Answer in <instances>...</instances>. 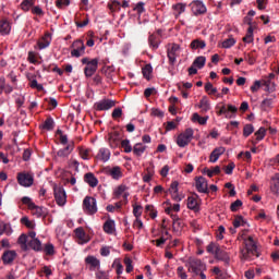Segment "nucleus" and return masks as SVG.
Returning <instances> with one entry per match:
<instances>
[{
    "instance_id": "1",
    "label": "nucleus",
    "mask_w": 279,
    "mask_h": 279,
    "mask_svg": "<svg viewBox=\"0 0 279 279\" xmlns=\"http://www.w3.org/2000/svg\"><path fill=\"white\" fill-rule=\"evenodd\" d=\"M245 247L241 250V258L242 260H252L254 256H258L256 241L254 236L250 235L244 239Z\"/></svg>"
},
{
    "instance_id": "2",
    "label": "nucleus",
    "mask_w": 279,
    "mask_h": 279,
    "mask_svg": "<svg viewBox=\"0 0 279 279\" xmlns=\"http://www.w3.org/2000/svg\"><path fill=\"white\" fill-rule=\"evenodd\" d=\"M185 267H187L191 274H195V276H199L201 271H206L207 269L206 264L197 257H190L186 260Z\"/></svg>"
},
{
    "instance_id": "3",
    "label": "nucleus",
    "mask_w": 279,
    "mask_h": 279,
    "mask_svg": "<svg viewBox=\"0 0 279 279\" xmlns=\"http://www.w3.org/2000/svg\"><path fill=\"white\" fill-rule=\"evenodd\" d=\"M82 64H85L84 73L86 77H93L95 73H97V69H99V59H92L88 58L82 59Z\"/></svg>"
},
{
    "instance_id": "4",
    "label": "nucleus",
    "mask_w": 279,
    "mask_h": 279,
    "mask_svg": "<svg viewBox=\"0 0 279 279\" xmlns=\"http://www.w3.org/2000/svg\"><path fill=\"white\" fill-rule=\"evenodd\" d=\"M195 134V131L193 129L189 128L184 132L178 135L177 137V145L178 147H186L191 141H193V136Z\"/></svg>"
},
{
    "instance_id": "5",
    "label": "nucleus",
    "mask_w": 279,
    "mask_h": 279,
    "mask_svg": "<svg viewBox=\"0 0 279 279\" xmlns=\"http://www.w3.org/2000/svg\"><path fill=\"white\" fill-rule=\"evenodd\" d=\"M83 210L86 215H95L97 213V199L86 196L83 201Z\"/></svg>"
},
{
    "instance_id": "6",
    "label": "nucleus",
    "mask_w": 279,
    "mask_h": 279,
    "mask_svg": "<svg viewBox=\"0 0 279 279\" xmlns=\"http://www.w3.org/2000/svg\"><path fill=\"white\" fill-rule=\"evenodd\" d=\"M71 56L72 58H82L84 53H86V46L84 45V40L77 39L72 44Z\"/></svg>"
},
{
    "instance_id": "7",
    "label": "nucleus",
    "mask_w": 279,
    "mask_h": 279,
    "mask_svg": "<svg viewBox=\"0 0 279 279\" xmlns=\"http://www.w3.org/2000/svg\"><path fill=\"white\" fill-rule=\"evenodd\" d=\"M236 112H239V108L233 105H223L220 107L219 111L217 112L218 117H221V114H225L226 119H234L236 117Z\"/></svg>"
},
{
    "instance_id": "8",
    "label": "nucleus",
    "mask_w": 279,
    "mask_h": 279,
    "mask_svg": "<svg viewBox=\"0 0 279 279\" xmlns=\"http://www.w3.org/2000/svg\"><path fill=\"white\" fill-rule=\"evenodd\" d=\"M53 193L58 206H64V204H66V192L64 187H62V185H54Z\"/></svg>"
},
{
    "instance_id": "9",
    "label": "nucleus",
    "mask_w": 279,
    "mask_h": 279,
    "mask_svg": "<svg viewBox=\"0 0 279 279\" xmlns=\"http://www.w3.org/2000/svg\"><path fill=\"white\" fill-rule=\"evenodd\" d=\"M178 186H180V183L178 181H173L170 184L168 193L171 195L174 202H182V199H184V195L180 193Z\"/></svg>"
},
{
    "instance_id": "10",
    "label": "nucleus",
    "mask_w": 279,
    "mask_h": 279,
    "mask_svg": "<svg viewBox=\"0 0 279 279\" xmlns=\"http://www.w3.org/2000/svg\"><path fill=\"white\" fill-rule=\"evenodd\" d=\"M17 182L20 186H24L25 189H28L34 184V177L29 173L20 172L17 174Z\"/></svg>"
},
{
    "instance_id": "11",
    "label": "nucleus",
    "mask_w": 279,
    "mask_h": 279,
    "mask_svg": "<svg viewBox=\"0 0 279 279\" xmlns=\"http://www.w3.org/2000/svg\"><path fill=\"white\" fill-rule=\"evenodd\" d=\"M276 99H278V96L276 94H270L268 97L264 98L260 102V109L264 112H269L271 108H274V104H276Z\"/></svg>"
},
{
    "instance_id": "12",
    "label": "nucleus",
    "mask_w": 279,
    "mask_h": 279,
    "mask_svg": "<svg viewBox=\"0 0 279 279\" xmlns=\"http://www.w3.org/2000/svg\"><path fill=\"white\" fill-rule=\"evenodd\" d=\"M168 59H169V62L170 64H175V60H178V56H180V45L178 44H171L169 47H168Z\"/></svg>"
},
{
    "instance_id": "13",
    "label": "nucleus",
    "mask_w": 279,
    "mask_h": 279,
    "mask_svg": "<svg viewBox=\"0 0 279 279\" xmlns=\"http://www.w3.org/2000/svg\"><path fill=\"white\" fill-rule=\"evenodd\" d=\"M128 191H130V187H128V185L120 184L114 189L113 196L116 197V199H119V197H123V199H128V197H130V192Z\"/></svg>"
},
{
    "instance_id": "14",
    "label": "nucleus",
    "mask_w": 279,
    "mask_h": 279,
    "mask_svg": "<svg viewBox=\"0 0 279 279\" xmlns=\"http://www.w3.org/2000/svg\"><path fill=\"white\" fill-rule=\"evenodd\" d=\"M75 236L78 239L80 245H84L90 241V236L86 234L84 228L78 227L74 230Z\"/></svg>"
},
{
    "instance_id": "15",
    "label": "nucleus",
    "mask_w": 279,
    "mask_h": 279,
    "mask_svg": "<svg viewBox=\"0 0 279 279\" xmlns=\"http://www.w3.org/2000/svg\"><path fill=\"white\" fill-rule=\"evenodd\" d=\"M191 10L193 12V14H195V16L199 15V14H205L206 12V5L204 4V2L196 0L193 1L191 4Z\"/></svg>"
},
{
    "instance_id": "16",
    "label": "nucleus",
    "mask_w": 279,
    "mask_h": 279,
    "mask_svg": "<svg viewBox=\"0 0 279 279\" xmlns=\"http://www.w3.org/2000/svg\"><path fill=\"white\" fill-rule=\"evenodd\" d=\"M107 174L110 175L112 180H121V178H123V169L119 166L107 168Z\"/></svg>"
},
{
    "instance_id": "17",
    "label": "nucleus",
    "mask_w": 279,
    "mask_h": 279,
    "mask_svg": "<svg viewBox=\"0 0 279 279\" xmlns=\"http://www.w3.org/2000/svg\"><path fill=\"white\" fill-rule=\"evenodd\" d=\"M96 110H110L114 108V101L110 99H102L95 104Z\"/></svg>"
},
{
    "instance_id": "18",
    "label": "nucleus",
    "mask_w": 279,
    "mask_h": 279,
    "mask_svg": "<svg viewBox=\"0 0 279 279\" xmlns=\"http://www.w3.org/2000/svg\"><path fill=\"white\" fill-rule=\"evenodd\" d=\"M196 191H198V193H208V181L206 178H196Z\"/></svg>"
},
{
    "instance_id": "19",
    "label": "nucleus",
    "mask_w": 279,
    "mask_h": 279,
    "mask_svg": "<svg viewBox=\"0 0 279 279\" xmlns=\"http://www.w3.org/2000/svg\"><path fill=\"white\" fill-rule=\"evenodd\" d=\"M110 149L100 148L96 155V160H98L99 162H108V160H110Z\"/></svg>"
},
{
    "instance_id": "20",
    "label": "nucleus",
    "mask_w": 279,
    "mask_h": 279,
    "mask_svg": "<svg viewBox=\"0 0 279 279\" xmlns=\"http://www.w3.org/2000/svg\"><path fill=\"white\" fill-rule=\"evenodd\" d=\"M223 154H226V147L220 146L215 148L209 156V162H217V160H219Z\"/></svg>"
},
{
    "instance_id": "21",
    "label": "nucleus",
    "mask_w": 279,
    "mask_h": 279,
    "mask_svg": "<svg viewBox=\"0 0 279 279\" xmlns=\"http://www.w3.org/2000/svg\"><path fill=\"white\" fill-rule=\"evenodd\" d=\"M85 263L86 265L90 266L92 271H95V269H99L101 267V262L93 255L87 256L85 258Z\"/></svg>"
},
{
    "instance_id": "22",
    "label": "nucleus",
    "mask_w": 279,
    "mask_h": 279,
    "mask_svg": "<svg viewBox=\"0 0 279 279\" xmlns=\"http://www.w3.org/2000/svg\"><path fill=\"white\" fill-rule=\"evenodd\" d=\"M262 86L265 87V93H268L269 95H274V93H276V83L271 82V80L262 78Z\"/></svg>"
},
{
    "instance_id": "23",
    "label": "nucleus",
    "mask_w": 279,
    "mask_h": 279,
    "mask_svg": "<svg viewBox=\"0 0 279 279\" xmlns=\"http://www.w3.org/2000/svg\"><path fill=\"white\" fill-rule=\"evenodd\" d=\"M12 32V24L8 20L0 21V36H8Z\"/></svg>"
},
{
    "instance_id": "24",
    "label": "nucleus",
    "mask_w": 279,
    "mask_h": 279,
    "mask_svg": "<svg viewBox=\"0 0 279 279\" xmlns=\"http://www.w3.org/2000/svg\"><path fill=\"white\" fill-rule=\"evenodd\" d=\"M205 92L207 93V95H214L215 97H217V99H221L223 97V94H220L217 90V87L213 86V83L207 82L205 84Z\"/></svg>"
},
{
    "instance_id": "25",
    "label": "nucleus",
    "mask_w": 279,
    "mask_h": 279,
    "mask_svg": "<svg viewBox=\"0 0 279 279\" xmlns=\"http://www.w3.org/2000/svg\"><path fill=\"white\" fill-rule=\"evenodd\" d=\"M38 47L40 50L43 49H47V47H49V45H51V34L50 33H46L37 43Z\"/></svg>"
},
{
    "instance_id": "26",
    "label": "nucleus",
    "mask_w": 279,
    "mask_h": 279,
    "mask_svg": "<svg viewBox=\"0 0 279 279\" xmlns=\"http://www.w3.org/2000/svg\"><path fill=\"white\" fill-rule=\"evenodd\" d=\"M14 258H16L15 251H5L2 255L3 265H11V263H14Z\"/></svg>"
},
{
    "instance_id": "27",
    "label": "nucleus",
    "mask_w": 279,
    "mask_h": 279,
    "mask_svg": "<svg viewBox=\"0 0 279 279\" xmlns=\"http://www.w3.org/2000/svg\"><path fill=\"white\" fill-rule=\"evenodd\" d=\"M104 232H106V234H114L117 232V225L114 223V220L108 219L104 223Z\"/></svg>"
},
{
    "instance_id": "28",
    "label": "nucleus",
    "mask_w": 279,
    "mask_h": 279,
    "mask_svg": "<svg viewBox=\"0 0 279 279\" xmlns=\"http://www.w3.org/2000/svg\"><path fill=\"white\" fill-rule=\"evenodd\" d=\"M29 210L32 215L37 218L45 217L47 215V209H45V207L37 206L36 204H34Z\"/></svg>"
},
{
    "instance_id": "29",
    "label": "nucleus",
    "mask_w": 279,
    "mask_h": 279,
    "mask_svg": "<svg viewBox=\"0 0 279 279\" xmlns=\"http://www.w3.org/2000/svg\"><path fill=\"white\" fill-rule=\"evenodd\" d=\"M84 181L86 182V184L92 186V189H95V186H97V184H99V180L92 172H88L85 174Z\"/></svg>"
},
{
    "instance_id": "30",
    "label": "nucleus",
    "mask_w": 279,
    "mask_h": 279,
    "mask_svg": "<svg viewBox=\"0 0 279 279\" xmlns=\"http://www.w3.org/2000/svg\"><path fill=\"white\" fill-rule=\"evenodd\" d=\"M187 208L190 210H194V213L199 211V203L197 202V197L195 196L187 197Z\"/></svg>"
},
{
    "instance_id": "31",
    "label": "nucleus",
    "mask_w": 279,
    "mask_h": 279,
    "mask_svg": "<svg viewBox=\"0 0 279 279\" xmlns=\"http://www.w3.org/2000/svg\"><path fill=\"white\" fill-rule=\"evenodd\" d=\"M248 25H252V20H250ZM243 43L246 45L254 43V27H248L246 35L243 37Z\"/></svg>"
},
{
    "instance_id": "32",
    "label": "nucleus",
    "mask_w": 279,
    "mask_h": 279,
    "mask_svg": "<svg viewBox=\"0 0 279 279\" xmlns=\"http://www.w3.org/2000/svg\"><path fill=\"white\" fill-rule=\"evenodd\" d=\"M215 258H217V260H222V263H226V265L230 264V254L221 248L218 251Z\"/></svg>"
},
{
    "instance_id": "33",
    "label": "nucleus",
    "mask_w": 279,
    "mask_h": 279,
    "mask_svg": "<svg viewBox=\"0 0 279 279\" xmlns=\"http://www.w3.org/2000/svg\"><path fill=\"white\" fill-rule=\"evenodd\" d=\"M208 119H209L208 116L202 117L197 112L193 113V116H192V122L198 123L199 125H206V123H208Z\"/></svg>"
},
{
    "instance_id": "34",
    "label": "nucleus",
    "mask_w": 279,
    "mask_h": 279,
    "mask_svg": "<svg viewBox=\"0 0 279 279\" xmlns=\"http://www.w3.org/2000/svg\"><path fill=\"white\" fill-rule=\"evenodd\" d=\"M198 108H201L202 112H208L210 110V100L207 96L202 97Z\"/></svg>"
},
{
    "instance_id": "35",
    "label": "nucleus",
    "mask_w": 279,
    "mask_h": 279,
    "mask_svg": "<svg viewBox=\"0 0 279 279\" xmlns=\"http://www.w3.org/2000/svg\"><path fill=\"white\" fill-rule=\"evenodd\" d=\"M73 144H69L65 148L60 149L57 153V156H59L60 158H66V156H70L71 151H73Z\"/></svg>"
},
{
    "instance_id": "36",
    "label": "nucleus",
    "mask_w": 279,
    "mask_h": 279,
    "mask_svg": "<svg viewBox=\"0 0 279 279\" xmlns=\"http://www.w3.org/2000/svg\"><path fill=\"white\" fill-rule=\"evenodd\" d=\"M146 149H147V146L143 145V143H137L133 147V154L135 156H143Z\"/></svg>"
},
{
    "instance_id": "37",
    "label": "nucleus",
    "mask_w": 279,
    "mask_h": 279,
    "mask_svg": "<svg viewBox=\"0 0 279 279\" xmlns=\"http://www.w3.org/2000/svg\"><path fill=\"white\" fill-rule=\"evenodd\" d=\"M28 245L35 252H41L43 251V243L38 239L31 240L28 242Z\"/></svg>"
},
{
    "instance_id": "38",
    "label": "nucleus",
    "mask_w": 279,
    "mask_h": 279,
    "mask_svg": "<svg viewBox=\"0 0 279 279\" xmlns=\"http://www.w3.org/2000/svg\"><path fill=\"white\" fill-rule=\"evenodd\" d=\"M191 49H206V41L201 40V39H194L190 44Z\"/></svg>"
},
{
    "instance_id": "39",
    "label": "nucleus",
    "mask_w": 279,
    "mask_h": 279,
    "mask_svg": "<svg viewBox=\"0 0 279 279\" xmlns=\"http://www.w3.org/2000/svg\"><path fill=\"white\" fill-rule=\"evenodd\" d=\"M36 3V0H23L21 3V9L24 12H29L32 8H34V4Z\"/></svg>"
},
{
    "instance_id": "40",
    "label": "nucleus",
    "mask_w": 279,
    "mask_h": 279,
    "mask_svg": "<svg viewBox=\"0 0 279 279\" xmlns=\"http://www.w3.org/2000/svg\"><path fill=\"white\" fill-rule=\"evenodd\" d=\"M219 250H221V247H219V244L210 242L207 245V252L208 254H213L214 256H217V254L219 253Z\"/></svg>"
},
{
    "instance_id": "41",
    "label": "nucleus",
    "mask_w": 279,
    "mask_h": 279,
    "mask_svg": "<svg viewBox=\"0 0 279 279\" xmlns=\"http://www.w3.org/2000/svg\"><path fill=\"white\" fill-rule=\"evenodd\" d=\"M21 223L29 230H34V228H36V222H34V220H29L27 216L21 218Z\"/></svg>"
},
{
    "instance_id": "42",
    "label": "nucleus",
    "mask_w": 279,
    "mask_h": 279,
    "mask_svg": "<svg viewBox=\"0 0 279 279\" xmlns=\"http://www.w3.org/2000/svg\"><path fill=\"white\" fill-rule=\"evenodd\" d=\"M31 88H36V90H44L43 84H38L36 76H28Z\"/></svg>"
},
{
    "instance_id": "43",
    "label": "nucleus",
    "mask_w": 279,
    "mask_h": 279,
    "mask_svg": "<svg viewBox=\"0 0 279 279\" xmlns=\"http://www.w3.org/2000/svg\"><path fill=\"white\" fill-rule=\"evenodd\" d=\"M245 226H248V225H247V221L245 219H243V216H238L234 218V220H233L234 228H242V227L245 228Z\"/></svg>"
},
{
    "instance_id": "44",
    "label": "nucleus",
    "mask_w": 279,
    "mask_h": 279,
    "mask_svg": "<svg viewBox=\"0 0 279 279\" xmlns=\"http://www.w3.org/2000/svg\"><path fill=\"white\" fill-rule=\"evenodd\" d=\"M193 66H196V69H204V66H206V57H197L193 62Z\"/></svg>"
},
{
    "instance_id": "45",
    "label": "nucleus",
    "mask_w": 279,
    "mask_h": 279,
    "mask_svg": "<svg viewBox=\"0 0 279 279\" xmlns=\"http://www.w3.org/2000/svg\"><path fill=\"white\" fill-rule=\"evenodd\" d=\"M142 73H143L145 80H151V73H154V68H151V64H146L142 69Z\"/></svg>"
},
{
    "instance_id": "46",
    "label": "nucleus",
    "mask_w": 279,
    "mask_h": 279,
    "mask_svg": "<svg viewBox=\"0 0 279 279\" xmlns=\"http://www.w3.org/2000/svg\"><path fill=\"white\" fill-rule=\"evenodd\" d=\"M271 191L275 195H279V174H276L272 178V183H271Z\"/></svg>"
},
{
    "instance_id": "47",
    "label": "nucleus",
    "mask_w": 279,
    "mask_h": 279,
    "mask_svg": "<svg viewBox=\"0 0 279 279\" xmlns=\"http://www.w3.org/2000/svg\"><path fill=\"white\" fill-rule=\"evenodd\" d=\"M19 245H21V248L24 251H27V234L23 233L20 235L17 240Z\"/></svg>"
},
{
    "instance_id": "48",
    "label": "nucleus",
    "mask_w": 279,
    "mask_h": 279,
    "mask_svg": "<svg viewBox=\"0 0 279 279\" xmlns=\"http://www.w3.org/2000/svg\"><path fill=\"white\" fill-rule=\"evenodd\" d=\"M254 134V125L245 124L243 128V137L247 138V136H252Z\"/></svg>"
},
{
    "instance_id": "49",
    "label": "nucleus",
    "mask_w": 279,
    "mask_h": 279,
    "mask_svg": "<svg viewBox=\"0 0 279 279\" xmlns=\"http://www.w3.org/2000/svg\"><path fill=\"white\" fill-rule=\"evenodd\" d=\"M236 45V39L230 37L222 41V49H230L231 47H234Z\"/></svg>"
},
{
    "instance_id": "50",
    "label": "nucleus",
    "mask_w": 279,
    "mask_h": 279,
    "mask_svg": "<svg viewBox=\"0 0 279 279\" xmlns=\"http://www.w3.org/2000/svg\"><path fill=\"white\" fill-rule=\"evenodd\" d=\"M108 8L111 12H117V10L121 9V2L119 0H112L108 3Z\"/></svg>"
},
{
    "instance_id": "51",
    "label": "nucleus",
    "mask_w": 279,
    "mask_h": 279,
    "mask_svg": "<svg viewBox=\"0 0 279 279\" xmlns=\"http://www.w3.org/2000/svg\"><path fill=\"white\" fill-rule=\"evenodd\" d=\"M173 230L180 231L182 230V228H184V222H182V220H180V218H175L178 216H173Z\"/></svg>"
},
{
    "instance_id": "52",
    "label": "nucleus",
    "mask_w": 279,
    "mask_h": 279,
    "mask_svg": "<svg viewBox=\"0 0 279 279\" xmlns=\"http://www.w3.org/2000/svg\"><path fill=\"white\" fill-rule=\"evenodd\" d=\"M267 134V130L265 128H259L258 131L255 132L256 141H263Z\"/></svg>"
},
{
    "instance_id": "53",
    "label": "nucleus",
    "mask_w": 279,
    "mask_h": 279,
    "mask_svg": "<svg viewBox=\"0 0 279 279\" xmlns=\"http://www.w3.org/2000/svg\"><path fill=\"white\" fill-rule=\"evenodd\" d=\"M148 43H149V46L151 47V49H158V47L160 45L158 39H156L155 35H150L148 37Z\"/></svg>"
},
{
    "instance_id": "54",
    "label": "nucleus",
    "mask_w": 279,
    "mask_h": 279,
    "mask_svg": "<svg viewBox=\"0 0 279 279\" xmlns=\"http://www.w3.org/2000/svg\"><path fill=\"white\" fill-rule=\"evenodd\" d=\"M71 5V0H57L56 7L59 8V10H63V8H69Z\"/></svg>"
},
{
    "instance_id": "55",
    "label": "nucleus",
    "mask_w": 279,
    "mask_h": 279,
    "mask_svg": "<svg viewBox=\"0 0 279 279\" xmlns=\"http://www.w3.org/2000/svg\"><path fill=\"white\" fill-rule=\"evenodd\" d=\"M109 145L110 147H117V145H119V135L117 134L109 135Z\"/></svg>"
},
{
    "instance_id": "56",
    "label": "nucleus",
    "mask_w": 279,
    "mask_h": 279,
    "mask_svg": "<svg viewBox=\"0 0 279 279\" xmlns=\"http://www.w3.org/2000/svg\"><path fill=\"white\" fill-rule=\"evenodd\" d=\"M263 86V78L259 81H255L253 85L251 86V92L252 93H258L260 90V87Z\"/></svg>"
},
{
    "instance_id": "57",
    "label": "nucleus",
    "mask_w": 279,
    "mask_h": 279,
    "mask_svg": "<svg viewBox=\"0 0 279 279\" xmlns=\"http://www.w3.org/2000/svg\"><path fill=\"white\" fill-rule=\"evenodd\" d=\"M121 147H122V149H124L125 154L132 153V145L130 144L129 140L122 141Z\"/></svg>"
},
{
    "instance_id": "58",
    "label": "nucleus",
    "mask_w": 279,
    "mask_h": 279,
    "mask_svg": "<svg viewBox=\"0 0 279 279\" xmlns=\"http://www.w3.org/2000/svg\"><path fill=\"white\" fill-rule=\"evenodd\" d=\"M113 267H116V271H117L118 276H121V274H123V265L121 264V262L119 259H114Z\"/></svg>"
},
{
    "instance_id": "59",
    "label": "nucleus",
    "mask_w": 279,
    "mask_h": 279,
    "mask_svg": "<svg viewBox=\"0 0 279 279\" xmlns=\"http://www.w3.org/2000/svg\"><path fill=\"white\" fill-rule=\"evenodd\" d=\"M173 10L177 12V15L180 16V14L186 10V7L182 3H178L173 5Z\"/></svg>"
},
{
    "instance_id": "60",
    "label": "nucleus",
    "mask_w": 279,
    "mask_h": 279,
    "mask_svg": "<svg viewBox=\"0 0 279 279\" xmlns=\"http://www.w3.org/2000/svg\"><path fill=\"white\" fill-rule=\"evenodd\" d=\"M241 206H243V202L241 199H236L235 202H233L231 204V210L232 213H236V210H239L241 208Z\"/></svg>"
},
{
    "instance_id": "61",
    "label": "nucleus",
    "mask_w": 279,
    "mask_h": 279,
    "mask_svg": "<svg viewBox=\"0 0 279 279\" xmlns=\"http://www.w3.org/2000/svg\"><path fill=\"white\" fill-rule=\"evenodd\" d=\"M150 114H151V117H157L158 119H162V117H165V112H162V110L157 109V108H153L150 110Z\"/></svg>"
},
{
    "instance_id": "62",
    "label": "nucleus",
    "mask_w": 279,
    "mask_h": 279,
    "mask_svg": "<svg viewBox=\"0 0 279 279\" xmlns=\"http://www.w3.org/2000/svg\"><path fill=\"white\" fill-rule=\"evenodd\" d=\"M124 264H125V267H126V274L132 272L133 269H134V266H132V259L130 257H125L124 258Z\"/></svg>"
},
{
    "instance_id": "63",
    "label": "nucleus",
    "mask_w": 279,
    "mask_h": 279,
    "mask_svg": "<svg viewBox=\"0 0 279 279\" xmlns=\"http://www.w3.org/2000/svg\"><path fill=\"white\" fill-rule=\"evenodd\" d=\"M44 130L51 131L53 130V120L52 119H47L44 124H43Z\"/></svg>"
},
{
    "instance_id": "64",
    "label": "nucleus",
    "mask_w": 279,
    "mask_h": 279,
    "mask_svg": "<svg viewBox=\"0 0 279 279\" xmlns=\"http://www.w3.org/2000/svg\"><path fill=\"white\" fill-rule=\"evenodd\" d=\"M177 274H178L179 278H181V279L189 278V275H186V271L184 270V267H182V266L178 267Z\"/></svg>"
}]
</instances>
